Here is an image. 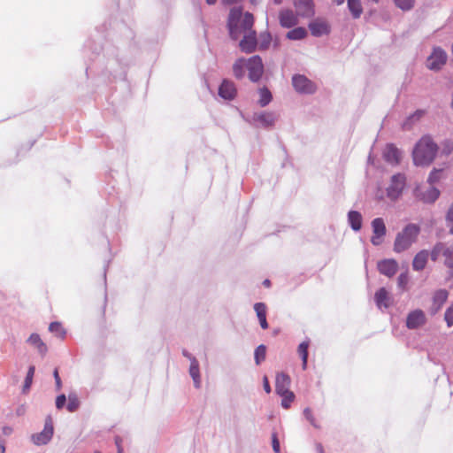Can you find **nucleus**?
I'll return each mask as SVG.
<instances>
[{"label": "nucleus", "instance_id": "obj_19", "mask_svg": "<svg viewBox=\"0 0 453 453\" xmlns=\"http://www.w3.org/2000/svg\"><path fill=\"white\" fill-rule=\"evenodd\" d=\"M309 28L314 36L327 35L330 31L328 24L321 19H316L310 23Z\"/></svg>", "mask_w": 453, "mask_h": 453}, {"label": "nucleus", "instance_id": "obj_17", "mask_svg": "<svg viewBox=\"0 0 453 453\" xmlns=\"http://www.w3.org/2000/svg\"><path fill=\"white\" fill-rule=\"evenodd\" d=\"M374 300L379 309H387L392 304V297L385 288H380L375 293Z\"/></svg>", "mask_w": 453, "mask_h": 453}, {"label": "nucleus", "instance_id": "obj_5", "mask_svg": "<svg viewBox=\"0 0 453 453\" xmlns=\"http://www.w3.org/2000/svg\"><path fill=\"white\" fill-rule=\"evenodd\" d=\"M406 185V177L403 173H396L391 177L390 182L387 188V196L392 200H397L403 194Z\"/></svg>", "mask_w": 453, "mask_h": 453}, {"label": "nucleus", "instance_id": "obj_10", "mask_svg": "<svg viewBox=\"0 0 453 453\" xmlns=\"http://www.w3.org/2000/svg\"><path fill=\"white\" fill-rule=\"evenodd\" d=\"M414 195L417 198L423 201L424 203H434L440 195V192L434 187L429 186H419L414 190Z\"/></svg>", "mask_w": 453, "mask_h": 453}, {"label": "nucleus", "instance_id": "obj_7", "mask_svg": "<svg viewBox=\"0 0 453 453\" xmlns=\"http://www.w3.org/2000/svg\"><path fill=\"white\" fill-rule=\"evenodd\" d=\"M447 61V54L446 52L437 47L433 50V52L426 59V67L432 71L440 70Z\"/></svg>", "mask_w": 453, "mask_h": 453}, {"label": "nucleus", "instance_id": "obj_47", "mask_svg": "<svg viewBox=\"0 0 453 453\" xmlns=\"http://www.w3.org/2000/svg\"><path fill=\"white\" fill-rule=\"evenodd\" d=\"M66 397L65 395H60L56 399V407L58 409H62L65 404Z\"/></svg>", "mask_w": 453, "mask_h": 453}, {"label": "nucleus", "instance_id": "obj_20", "mask_svg": "<svg viewBox=\"0 0 453 453\" xmlns=\"http://www.w3.org/2000/svg\"><path fill=\"white\" fill-rule=\"evenodd\" d=\"M280 23L284 27H292L297 24V17L293 11L282 10L279 15Z\"/></svg>", "mask_w": 453, "mask_h": 453}, {"label": "nucleus", "instance_id": "obj_43", "mask_svg": "<svg viewBox=\"0 0 453 453\" xmlns=\"http://www.w3.org/2000/svg\"><path fill=\"white\" fill-rule=\"evenodd\" d=\"M447 226L449 228V233L453 234V204L449 207L447 217Z\"/></svg>", "mask_w": 453, "mask_h": 453}, {"label": "nucleus", "instance_id": "obj_1", "mask_svg": "<svg viewBox=\"0 0 453 453\" xmlns=\"http://www.w3.org/2000/svg\"><path fill=\"white\" fill-rule=\"evenodd\" d=\"M254 17L250 12L242 13V8L230 10L227 27L233 40H238L248 30H253Z\"/></svg>", "mask_w": 453, "mask_h": 453}, {"label": "nucleus", "instance_id": "obj_58", "mask_svg": "<svg viewBox=\"0 0 453 453\" xmlns=\"http://www.w3.org/2000/svg\"><path fill=\"white\" fill-rule=\"evenodd\" d=\"M336 4L340 5L344 3L345 0H333Z\"/></svg>", "mask_w": 453, "mask_h": 453}, {"label": "nucleus", "instance_id": "obj_35", "mask_svg": "<svg viewBox=\"0 0 453 453\" xmlns=\"http://www.w3.org/2000/svg\"><path fill=\"white\" fill-rule=\"evenodd\" d=\"M49 330L52 334H56V336H58L61 339H64L65 336V334H66L65 330L64 329V327L62 326V325L59 322L50 323V326H49Z\"/></svg>", "mask_w": 453, "mask_h": 453}, {"label": "nucleus", "instance_id": "obj_64", "mask_svg": "<svg viewBox=\"0 0 453 453\" xmlns=\"http://www.w3.org/2000/svg\"><path fill=\"white\" fill-rule=\"evenodd\" d=\"M94 453H101L100 451H95Z\"/></svg>", "mask_w": 453, "mask_h": 453}, {"label": "nucleus", "instance_id": "obj_24", "mask_svg": "<svg viewBox=\"0 0 453 453\" xmlns=\"http://www.w3.org/2000/svg\"><path fill=\"white\" fill-rule=\"evenodd\" d=\"M383 157L388 163L396 165L399 162L400 151L393 145L388 144L383 151Z\"/></svg>", "mask_w": 453, "mask_h": 453}, {"label": "nucleus", "instance_id": "obj_27", "mask_svg": "<svg viewBox=\"0 0 453 453\" xmlns=\"http://www.w3.org/2000/svg\"><path fill=\"white\" fill-rule=\"evenodd\" d=\"M444 265L448 269V274L449 278H453V244L450 246L447 245L444 250Z\"/></svg>", "mask_w": 453, "mask_h": 453}, {"label": "nucleus", "instance_id": "obj_13", "mask_svg": "<svg viewBox=\"0 0 453 453\" xmlns=\"http://www.w3.org/2000/svg\"><path fill=\"white\" fill-rule=\"evenodd\" d=\"M426 323L425 312L420 309L410 311L406 318V326L409 329H417Z\"/></svg>", "mask_w": 453, "mask_h": 453}, {"label": "nucleus", "instance_id": "obj_56", "mask_svg": "<svg viewBox=\"0 0 453 453\" xmlns=\"http://www.w3.org/2000/svg\"><path fill=\"white\" fill-rule=\"evenodd\" d=\"M240 0H224V3L225 4H235L237 2H239Z\"/></svg>", "mask_w": 453, "mask_h": 453}, {"label": "nucleus", "instance_id": "obj_36", "mask_svg": "<svg viewBox=\"0 0 453 453\" xmlns=\"http://www.w3.org/2000/svg\"><path fill=\"white\" fill-rule=\"evenodd\" d=\"M266 356V347L264 344L257 346L254 352L256 365H259Z\"/></svg>", "mask_w": 453, "mask_h": 453}, {"label": "nucleus", "instance_id": "obj_21", "mask_svg": "<svg viewBox=\"0 0 453 453\" xmlns=\"http://www.w3.org/2000/svg\"><path fill=\"white\" fill-rule=\"evenodd\" d=\"M429 252L426 250H420L413 258L412 261V268L415 271L423 270L428 261Z\"/></svg>", "mask_w": 453, "mask_h": 453}, {"label": "nucleus", "instance_id": "obj_11", "mask_svg": "<svg viewBox=\"0 0 453 453\" xmlns=\"http://www.w3.org/2000/svg\"><path fill=\"white\" fill-rule=\"evenodd\" d=\"M241 37L242 39L239 42V47L242 52L252 53L257 47V37L256 31L248 30Z\"/></svg>", "mask_w": 453, "mask_h": 453}, {"label": "nucleus", "instance_id": "obj_54", "mask_svg": "<svg viewBox=\"0 0 453 453\" xmlns=\"http://www.w3.org/2000/svg\"><path fill=\"white\" fill-rule=\"evenodd\" d=\"M453 150V143L450 142H447V153H449Z\"/></svg>", "mask_w": 453, "mask_h": 453}, {"label": "nucleus", "instance_id": "obj_57", "mask_svg": "<svg viewBox=\"0 0 453 453\" xmlns=\"http://www.w3.org/2000/svg\"><path fill=\"white\" fill-rule=\"evenodd\" d=\"M11 433V429L9 427H4V434H9Z\"/></svg>", "mask_w": 453, "mask_h": 453}, {"label": "nucleus", "instance_id": "obj_2", "mask_svg": "<svg viewBox=\"0 0 453 453\" xmlns=\"http://www.w3.org/2000/svg\"><path fill=\"white\" fill-rule=\"evenodd\" d=\"M246 70L249 72V78L256 82L260 80L264 73V65L259 56H253L248 59L238 58L233 65V73L235 78L241 80L245 76Z\"/></svg>", "mask_w": 453, "mask_h": 453}, {"label": "nucleus", "instance_id": "obj_45", "mask_svg": "<svg viewBox=\"0 0 453 453\" xmlns=\"http://www.w3.org/2000/svg\"><path fill=\"white\" fill-rule=\"evenodd\" d=\"M441 173V170H434L433 171L428 177V183L429 185L433 184L434 182L437 181L440 179V174Z\"/></svg>", "mask_w": 453, "mask_h": 453}, {"label": "nucleus", "instance_id": "obj_48", "mask_svg": "<svg viewBox=\"0 0 453 453\" xmlns=\"http://www.w3.org/2000/svg\"><path fill=\"white\" fill-rule=\"evenodd\" d=\"M273 449L275 453L280 452V441L275 434H273Z\"/></svg>", "mask_w": 453, "mask_h": 453}, {"label": "nucleus", "instance_id": "obj_33", "mask_svg": "<svg viewBox=\"0 0 453 453\" xmlns=\"http://www.w3.org/2000/svg\"><path fill=\"white\" fill-rule=\"evenodd\" d=\"M259 100L260 106L265 107L272 101V94L266 88L259 89Z\"/></svg>", "mask_w": 453, "mask_h": 453}, {"label": "nucleus", "instance_id": "obj_51", "mask_svg": "<svg viewBox=\"0 0 453 453\" xmlns=\"http://www.w3.org/2000/svg\"><path fill=\"white\" fill-rule=\"evenodd\" d=\"M182 355L184 357H186L189 361L190 363L192 362V358H196L192 354H190L188 351H187L186 349H184L182 351Z\"/></svg>", "mask_w": 453, "mask_h": 453}, {"label": "nucleus", "instance_id": "obj_29", "mask_svg": "<svg viewBox=\"0 0 453 453\" xmlns=\"http://www.w3.org/2000/svg\"><path fill=\"white\" fill-rule=\"evenodd\" d=\"M309 345H310V342L304 341V342H301L297 348V352L302 358V368L303 370H305L307 368Z\"/></svg>", "mask_w": 453, "mask_h": 453}, {"label": "nucleus", "instance_id": "obj_18", "mask_svg": "<svg viewBox=\"0 0 453 453\" xmlns=\"http://www.w3.org/2000/svg\"><path fill=\"white\" fill-rule=\"evenodd\" d=\"M398 265L394 259H385L378 263V269L381 274L392 277L395 274Z\"/></svg>", "mask_w": 453, "mask_h": 453}, {"label": "nucleus", "instance_id": "obj_39", "mask_svg": "<svg viewBox=\"0 0 453 453\" xmlns=\"http://www.w3.org/2000/svg\"><path fill=\"white\" fill-rule=\"evenodd\" d=\"M424 115V111L418 110L411 115L403 123L404 128H410L412 123L418 121Z\"/></svg>", "mask_w": 453, "mask_h": 453}, {"label": "nucleus", "instance_id": "obj_31", "mask_svg": "<svg viewBox=\"0 0 453 453\" xmlns=\"http://www.w3.org/2000/svg\"><path fill=\"white\" fill-rule=\"evenodd\" d=\"M307 35V31L303 27H296L287 34V38L289 40H302Z\"/></svg>", "mask_w": 453, "mask_h": 453}, {"label": "nucleus", "instance_id": "obj_59", "mask_svg": "<svg viewBox=\"0 0 453 453\" xmlns=\"http://www.w3.org/2000/svg\"><path fill=\"white\" fill-rule=\"evenodd\" d=\"M263 284L265 286V287H269L270 286V280H265Z\"/></svg>", "mask_w": 453, "mask_h": 453}, {"label": "nucleus", "instance_id": "obj_53", "mask_svg": "<svg viewBox=\"0 0 453 453\" xmlns=\"http://www.w3.org/2000/svg\"><path fill=\"white\" fill-rule=\"evenodd\" d=\"M0 453H5V443L4 440H0Z\"/></svg>", "mask_w": 453, "mask_h": 453}, {"label": "nucleus", "instance_id": "obj_38", "mask_svg": "<svg viewBox=\"0 0 453 453\" xmlns=\"http://www.w3.org/2000/svg\"><path fill=\"white\" fill-rule=\"evenodd\" d=\"M282 399H281V406L284 408V409H288L291 405V403H293V401L295 400V395L292 391H289L286 394H282V395H279Z\"/></svg>", "mask_w": 453, "mask_h": 453}, {"label": "nucleus", "instance_id": "obj_28", "mask_svg": "<svg viewBox=\"0 0 453 453\" xmlns=\"http://www.w3.org/2000/svg\"><path fill=\"white\" fill-rule=\"evenodd\" d=\"M362 215L358 211H350L348 214V220L354 231H358L362 227Z\"/></svg>", "mask_w": 453, "mask_h": 453}, {"label": "nucleus", "instance_id": "obj_37", "mask_svg": "<svg viewBox=\"0 0 453 453\" xmlns=\"http://www.w3.org/2000/svg\"><path fill=\"white\" fill-rule=\"evenodd\" d=\"M35 367L34 365H31L28 368V371H27V376H26V379H25V381H24V386H23V392L24 393L28 391L30 387H31V385H32L33 378H34V375H35Z\"/></svg>", "mask_w": 453, "mask_h": 453}, {"label": "nucleus", "instance_id": "obj_49", "mask_svg": "<svg viewBox=\"0 0 453 453\" xmlns=\"http://www.w3.org/2000/svg\"><path fill=\"white\" fill-rule=\"evenodd\" d=\"M53 375H54V379H55V381H56V387H57V389L59 390L62 387V383H61V380H60V377L58 375V372L57 369H55L54 372H53Z\"/></svg>", "mask_w": 453, "mask_h": 453}, {"label": "nucleus", "instance_id": "obj_52", "mask_svg": "<svg viewBox=\"0 0 453 453\" xmlns=\"http://www.w3.org/2000/svg\"><path fill=\"white\" fill-rule=\"evenodd\" d=\"M115 444H116V447L119 448V447H122V439L120 436H116L115 437Z\"/></svg>", "mask_w": 453, "mask_h": 453}, {"label": "nucleus", "instance_id": "obj_26", "mask_svg": "<svg viewBox=\"0 0 453 453\" xmlns=\"http://www.w3.org/2000/svg\"><path fill=\"white\" fill-rule=\"evenodd\" d=\"M27 342L35 347L42 356H44L48 351L47 345L37 334H32L27 339Z\"/></svg>", "mask_w": 453, "mask_h": 453}, {"label": "nucleus", "instance_id": "obj_60", "mask_svg": "<svg viewBox=\"0 0 453 453\" xmlns=\"http://www.w3.org/2000/svg\"><path fill=\"white\" fill-rule=\"evenodd\" d=\"M217 0H206L208 4H213L216 3Z\"/></svg>", "mask_w": 453, "mask_h": 453}, {"label": "nucleus", "instance_id": "obj_12", "mask_svg": "<svg viewBox=\"0 0 453 453\" xmlns=\"http://www.w3.org/2000/svg\"><path fill=\"white\" fill-rule=\"evenodd\" d=\"M372 236L371 242L374 246H379L382 243L383 238L386 235V226L384 220L381 218H376L372 221Z\"/></svg>", "mask_w": 453, "mask_h": 453}, {"label": "nucleus", "instance_id": "obj_32", "mask_svg": "<svg viewBox=\"0 0 453 453\" xmlns=\"http://www.w3.org/2000/svg\"><path fill=\"white\" fill-rule=\"evenodd\" d=\"M272 42V36L269 33H261L257 39V46L259 50H264L269 48Z\"/></svg>", "mask_w": 453, "mask_h": 453}, {"label": "nucleus", "instance_id": "obj_34", "mask_svg": "<svg viewBox=\"0 0 453 453\" xmlns=\"http://www.w3.org/2000/svg\"><path fill=\"white\" fill-rule=\"evenodd\" d=\"M447 248V245L443 242H438L436 243L431 253L429 254V256L431 257V259L433 261H436L439 257V256L441 254L442 256L444 255V250Z\"/></svg>", "mask_w": 453, "mask_h": 453}, {"label": "nucleus", "instance_id": "obj_46", "mask_svg": "<svg viewBox=\"0 0 453 453\" xmlns=\"http://www.w3.org/2000/svg\"><path fill=\"white\" fill-rule=\"evenodd\" d=\"M408 280H409V277H408V274L407 273H401L398 277V280H397V282H398V286L402 288H404L405 286L407 285L408 283Z\"/></svg>", "mask_w": 453, "mask_h": 453}, {"label": "nucleus", "instance_id": "obj_63", "mask_svg": "<svg viewBox=\"0 0 453 453\" xmlns=\"http://www.w3.org/2000/svg\"><path fill=\"white\" fill-rule=\"evenodd\" d=\"M252 4H256V0H250Z\"/></svg>", "mask_w": 453, "mask_h": 453}, {"label": "nucleus", "instance_id": "obj_8", "mask_svg": "<svg viewBox=\"0 0 453 453\" xmlns=\"http://www.w3.org/2000/svg\"><path fill=\"white\" fill-rule=\"evenodd\" d=\"M53 432L52 420L50 417H48L45 420L43 430L41 433L33 434L32 441L35 445H45L51 440Z\"/></svg>", "mask_w": 453, "mask_h": 453}, {"label": "nucleus", "instance_id": "obj_61", "mask_svg": "<svg viewBox=\"0 0 453 453\" xmlns=\"http://www.w3.org/2000/svg\"><path fill=\"white\" fill-rule=\"evenodd\" d=\"M117 449H118V453H124V449L122 447H119V448H117Z\"/></svg>", "mask_w": 453, "mask_h": 453}, {"label": "nucleus", "instance_id": "obj_3", "mask_svg": "<svg viewBox=\"0 0 453 453\" xmlns=\"http://www.w3.org/2000/svg\"><path fill=\"white\" fill-rule=\"evenodd\" d=\"M437 145L428 137H422L413 150V161L416 165H429L437 152Z\"/></svg>", "mask_w": 453, "mask_h": 453}, {"label": "nucleus", "instance_id": "obj_44", "mask_svg": "<svg viewBox=\"0 0 453 453\" xmlns=\"http://www.w3.org/2000/svg\"><path fill=\"white\" fill-rule=\"evenodd\" d=\"M444 318H445L448 326H453V304L447 309Z\"/></svg>", "mask_w": 453, "mask_h": 453}, {"label": "nucleus", "instance_id": "obj_25", "mask_svg": "<svg viewBox=\"0 0 453 453\" xmlns=\"http://www.w3.org/2000/svg\"><path fill=\"white\" fill-rule=\"evenodd\" d=\"M254 310L259 320L260 326L263 329H267L268 323L266 320V305L264 303H256L254 304Z\"/></svg>", "mask_w": 453, "mask_h": 453}, {"label": "nucleus", "instance_id": "obj_23", "mask_svg": "<svg viewBox=\"0 0 453 453\" xmlns=\"http://www.w3.org/2000/svg\"><path fill=\"white\" fill-rule=\"evenodd\" d=\"M189 375L193 380L194 386L196 388H201V374H200V368H199V362L196 358H192V362L190 363L189 366Z\"/></svg>", "mask_w": 453, "mask_h": 453}, {"label": "nucleus", "instance_id": "obj_40", "mask_svg": "<svg viewBox=\"0 0 453 453\" xmlns=\"http://www.w3.org/2000/svg\"><path fill=\"white\" fill-rule=\"evenodd\" d=\"M79 407V400L75 395H69L67 410L70 412L75 411Z\"/></svg>", "mask_w": 453, "mask_h": 453}, {"label": "nucleus", "instance_id": "obj_41", "mask_svg": "<svg viewBox=\"0 0 453 453\" xmlns=\"http://www.w3.org/2000/svg\"><path fill=\"white\" fill-rule=\"evenodd\" d=\"M303 415L312 426H314L315 428H319V425L316 420L315 417L313 416L312 411L310 408H305L303 410Z\"/></svg>", "mask_w": 453, "mask_h": 453}, {"label": "nucleus", "instance_id": "obj_50", "mask_svg": "<svg viewBox=\"0 0 453 453\" xmlns=\"http://www.w3.org/2000/svg\"><path fill=\"white\" fill-rule=\"evenodd\" d=\"M263 387H264L265 391L267 394H270V393H271L272 388H271V386H270V384H269V380H268L267 376H264V378H263Z\"/></svg>", "mask_w": 453, "mask_h": 453}, {"label": "nucleus", "instance_id": "obj_42", "mask_svg": "<svg viewBox=\"0 0 453 453\" xmlns=\"http://www.w3.org/2000/svg\"><path fill=\"white\" fill-rule=\"evenodd\" d=\"M395 3L397 7L403 11H406L413 7L414 0H395Z\"/></svg>", "mask_w": 453, "mask_h": 453}, {"label": "nucleus", "instance_id": "obj_4", "mask_svg": "<svg viewBox=\"0 0 453 453\" xmlns=\"http://www.w3.org/2000/svg\"><path fill=\"white\" fill-rule=\"evenodd\" d=\"M419 232L420 229L417 225L408 224L402 232L397 234L394 243V250L400 253L408 250L416 242Z\"/></svg>", "mask_w": 453, "mask_h": 453}, {"label": "nucleus", "instance_id": "obj_30", "mask_svg": "<svg viewBox=\"0 0 453 453\" xmlns=\"http://www.w3.org/2000/svg\"><path fill=\"white\" fill-rule=\"evenodd\" d=\"M348 8L354 19H358L362 12L363 8L360 0H347Z\"/></svg>", "mask_w": 453, "mask_h": 453}, {"label": "nucleus", "instance_id": "obj_62", "mask_svg": "<svg viewBox=\"0 0 453 453\" xmlns=\"http://www.w3.org/2000/svg\"><path fill=\"white\" fill-rule=\"evenodd\" d=\"M281 1H282V0H274V3H275V4H280V3H281Z\"/></svg>", "mask_w": 453, "mask_h": 453}, {"label": "nucleus", "instance_id": "obj_9", "mask_svg": "<svg viewBox=\"0 0 453 453\" xmlns=\"http://www.w3.org/2000/svg\"><path fill=\"white\" fill-rule=\"evenodd\" d=\"M277 118L276 113L272 111L255 112L252 115V122L257 127L269 128L275 124Z\"/></svg>", "mask_w": 453, "mask_h": 453}, {"label": "nucleus", "instance_id": "obj_15", "mask_svg": "<svg viewBox=\"0 0 453 453\" xmlns=\"http://www.w3.org/2000/svg\"><path fill=\"white\" fill-rule=\"evenodd\" d=\"M236 92L234 83L228 80H224L219 88V96L224 100H233L236 96Z\"/></svg>", "mask_w": 453, "mask_h": 453}, {"label": "nucleus", "instance_id": "obj_55", "mask_svg": "<svg viewBox=\"0 0 453 453\" xmlns=\"http://www.w3.org/2000/svg\"><path fill=\"white\" fill-rule=\"evenodd\" d=\"M316 450H317V453H324V449H323V447L321 444L316 445Z\"/></svg>", "mask_w": 453, "mask_h": 453}, {"label": "nucleus", "instance_id": "obj_22", "mask_svg": "<svg viewBox=\"0 0 453 453\" xmlns=\"http://www.w3.org/2000/svg\"><path fill=\"white\" fill-rule=\"evenodd\" d=\"M448 291L445 289L437 290L433 296L432 313H436L447 301Z\"/></svg>", "mask_w": 453, "mask_h": 453}, {"label": "nucleus", "instance_id": "obj_14", "mask_svg": "<svg viewBox=\"0 0 453 453\" xmlns=\"http://www.w3.org/2000/svg\"><path fill=\"white\" fill-rule=\"evenodd\" d=\"M296 14L301 17L311 18L314 15L313 0H294Z\"/></svg>", "mask_w": 453, "mask_h": 453}, {"label": "nucleus", "instance_id": "obj_6", "mask_svg": "<svg viewBox=\"0 0 453 453\" xmlns=\"http://www.w3.org/2000/svg\"><path fill=\"white\" fill-rule=\"evenodd\" d=\"M292 85L299 94L311 95L317 90L314 82L303 74H295L292 77Z\"/></svg>", "mask_w": 453, "mask_h": 453}, {"label": "nucleus", "instance_id": "obj_16", "mask_svg": "<svg viewBox=\"0 0 453 453\" xmlns=\"http://www.w3.org/2000/svg\"><path fill=\"white\" fill-rule=\"evenodd\" d=\"M290 384L291 379L287 373L281 372L276 374L275 391L278 395L289 392Z\"/></svg>", "mask_w": 453, "mask_h": 453}]
</instances>
